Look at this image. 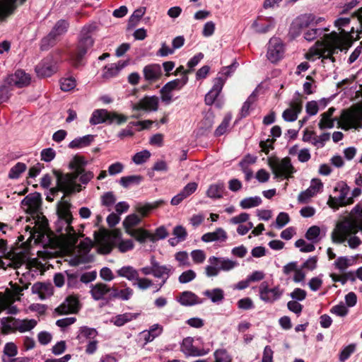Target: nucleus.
I'll return each mask as SVG.
<instances>
[{"label":"nucleus","mask_w":362,"mask_h":362,"mask_svg":"<svg viewBox=\"0 0 362 362\" xmlns=\"http://www.w3.org/2000/svg\"><path fill=\"white\" fill-rule=\"evenodd\" d=\"M362 232V205L357 204L351 211L350 218L337 224L332 233V240L334 243H342L350 234Z\"/></svg>","instance_id":"obj_1"},{"label":"nucleus","mask_w":362,"mask_h":362,"mask_svg":"<svg viewBox=\"0 0 362 362\" xmlns=\"http://www.w3.org/2000/svg\"><path fill=\"white\" fill-rule=\"evenodd\" d=\"M329 31V28H312L308 30L304 33V38L307 41H313L318 37L323 36L325 41H317V44H320L323 47L318 51V54L322 58H332V55L335 53V48H339L341 39L338 33L332 32L329 34H326L325 32Z\"/></svg>","instance_id":"obj_2"},{"label":"nucleus","mask_w":362,"mask_h":362,"mask_svg":"<svg viewBox=\"0 0 362 362\" xmlns=\"http://www.w3.org/2000/svg\"><path fill=\"white\" fill-rule=\"evenodd\" d=\"M98 25L93 22L83 25L78 36L77 49L75 54L71 57L73 64L78 67L82 64V59L88 51L93 46V34L97 31Z\"/></svg>","instance_id":"obj_3"},{"label":"nucleus","mask_w":362,"mask_h":362,"mask_svg":"<svg viewBox=\"0 0 362 362\" xmlns=\"http://www.w3.org/2000/svg\"><path fill=\"white\" fill-rule=\"evenodd\" d=\"M87 161L82 156H76L69 163V168L73 170L71 173H66V176H69L74 192L81 191V186L76 183V179L79 177L80 182L83 185H87L94 177V174L91 171H85V166Z\"/></svg>","instance_id":"obj_4"},{"label":"nucleus","mask_w":362,"mask_h":362,"mask_svg":"<svg viewBox=\"0 0 362 362\" xmlns=\"http://www.w3.org/2000/svg\"><path fill=\"white\" fill-rule=\"evenodd\" d=\"M70 207L71 204L67 201L61 200L58 202L57 207L58 219L56 222V230L58 233H62L64 230L66 234L73 236V243L75 244L77 239L75 230L71 226L73 217L70 211Z\"/></svg>","instance_id":"obj_5"},{"label":"nucleus","mask_w":362,"mask_h":362,"mask_svg":"<svg viewBox=\"0 0 362 362\" xmlns=\"http://www.w3.org/2000/svg\"><path fill=\"white\" fill-rule=\"evenodd\" d=\"M268 164L274 175V178L288 179L295 172L294 167L288 157H285L281 160L278 158H269Z\"/></svg>","instance_id":"obj_6"},{"label":"nucleus","mask_w":362,"mask_h":362,"mask_svg":"<svg viewBox=\"0 0 362 362\" xmlns=\"http://www.w3.org/2000/svg\"><path fill=\"white\" fill-rule=\"evenodd\" d=\"M349 187L345 182H337L334 187L333 195L329 197L328 204L331 207H337L352 204L354 199L349 196Z\"/></svg>","instance_id":"obj_7"},{"label":"nucleus","mask_w":362,"mask_h":362,"mask_svg":"<svg viewBox=\"0 0 362 362\" xmlns=\"http://www.w3.org/2000/svg\"><path fill=\"white\" fill-rule=\"evenodd\" d=\"M338 124L344 130L362 128V109L354 112L344 110Z\"/></svg>","instance_id":"obj_8"},{"label":"nucleus","mask_w":362,"mask_h":362,"mask_svg":"<svg viewBox=\"0 0 362 362\" xmlns=\"http://www.w3.org/2000/svg\"><path fill=\"white\" fill-rule=\"evenodd\" d=\"M0 257L9 260L8 265L14 267H19L24 262V255L22 251L18 252L17 249L8 248L6 240L3 239H0Z\"/></svg>","instance_id":"obj_9"},{"label":"nucleus","mask_w":362,"mask_h":362,"mask_svg":"<svg viewBox=\"0 0 362 362\" xmlns=\"http://www.w3.org/2000/svg\"><path fill=\"white\" fill-rule=\"evenodd\" d=\"M188 80V76L183 75L180 78L172 80L165 83L160 90L161 100L166 105L171 103L173 100L171 92L175 90H181L187 83Z\"/></svg>","instance_id":"obj_10"},{"label":"nucleus","mask_w":362,"mask_h":362,"mask_svg":"<svg viewBox=\"0 0 362 362\" xmlns=\"http://www.w3.org/2000/svg\"><path fill=\"white\" fill-rule=\"evenodd\" d=\"M53 173L57 177V186L49 189L50 194L52 197H55L59 192H63L64 195L74 193V189L71 187L72 180L69 178V176H66V174H62L57 170H54Z\"/></svg>","instance_id":"obj_11"},{"label":"nucleus","mask_w":362,"mask_h":362,"mask_svg":"<svg viewBox=\"0 0 362 362\" xmlns=\"http://www.w3.org/2000/svg\"><path fill=\"white\" fill-rule=\"evenodd\" d=\"M259 298L267 303H273L274 302L279 300L284 291L280 288L279 286L274 288H269L268 282L263 281L259 287Z\"/></svg>","instance_id":"obj_12"},{"label":"nucleus","mask_w":362,"mask_h":362,"mask_svg":"<svg viewBox=\"0 0 362 362\" xmlns=\"http://www.w3.org/2000/svg\"><path fill=\"white\" fill-rule=\"evenodd\" d=\"M315 21V16L313 14H303L297 17L292 23L289 34L293 38L297 37L301 33L304 28L313 25Z\"/></svg>","instance_id":"obj_13"},{"label":"nucleus","mask_w":362,"mask_h":362,"mask_svg":"<svg viewBox=\"0 0 362 362\" xmlns=\"http://www.w3.org/2000/svg\"><path fill=\"white\" fill-rule=\"evenodd\" d=\"M284 53V45L281 40L277 37L271 38L268 44L267 59L272 63H276L283 57Z\"/></svg>","instance_id":"obj_14"},{"label":"nucleus","mask_w":362,"mask_h":362,"mask_svg":"<svg viewBox=\"0 0 362 362\" xmlns=\"http://www.w3.org/2000/svg\"><path fill=\"white\" fill-rule=\"evenodd\" d=\"M159 100L156 95H146L138 103L132 104L134 111L144 110L146 112H156L158 109Z\"/></svg>","instance_id":"obj_15"},{"label":"nucleus","mask_w":362,"mask_h":362,"mask_svg":"<svg viewBox=\"0 0 362 362\" xmlns=\"http://www.w3.org/2000/svg\"><path fill=\"white\" fill-rule=\"evenodd\" d=\"M31 78L30 74L25 73L21 69L16 70L14 74L8 75L4 80V82L17 88H23L30 83Z\"/></svg>","instance_id":"obj_16"},{"label":"nucleus","mask_w":362,"mask_h":362,"mask_svg":"<svg viewBox=\"0 0 362 362\" xmlns=\"http://www.w3.org/2000/svg\"><path fill=\"white\" fill-rule=\"evenodd\" d=\"M194 339L190 337L185 338L181 344V351L187 356H202L209 352V349H197L193 345Z\"/></svg>","instance_id":"obj_17"},{"label":"nucleus","mask_w":362,"mask_h":362,"mask_svg":"<svg viewBox=\"0 0 362 362\" xmlns=\"http://www.w3.org/2000/svg\"><path fill=\"white\" fill-rule=\"evenodd\" d=\"M213 83L212 88L204 97L205 104L209 106H211L214 103L216 99L222 91L223 87L225 84V79L223 78H215Z\"/></svg>","instance_id":"obj_18"},{"label":"nucleus","mask_w":362,"mask_h":362,"mask_svg":"<svg viewBox=\"0 0 362 362\" xmlns=\"http://www.w3.org/2000/svg\"><path fill=\"white\" fill-rule=\"evenodd\" d=\"M78 310V300L73 296H68L65 300L55 309L58 315H67L75 313Z\"/></svg>","instance_id":"obj_19"},{"label":"nucleus","mask_w":362,"mask_h":362,"mask_svg":"<svg viewBox=\"0 0 362 362\" xmlns=\"http://www.w3.org/2000/svg\"><path fill=\"white\" fill-rule=\"evenodd\" d=\"M151 264L153 265V276L157 279H163V282H167L174 272L171 265H160L154 257L151 258Z\"/></svg>","instance_id":"obj_20"},{"label":"nucleus","mask_w":362,"mask_h":362,"mask_svg":"<svg viewBox=\"0 0 362 362\" xmlns=\"http://www.w3.org/2000/svg\"><path fill=\"white\" fill-rule=\"evenodd\" d=\"M35 71L38 76L49 77L57 71V66L52 58H46L36 66Z\"/></svg>","instance_id":"obj_21"},{"label":"nucleus","mask_w":362,"mask_h":362,"mask_svg":"<svg viewBox=\"0 0 362 362\" xmlns=\"http://www.w3.org/2000/svg\"><path fill=\"white\" fill-rule=\"evenodd\" d=\"M351 19L349 18H339L334 21V25L335 27L338 28L339 30H341L340 33L344 35V37H340L341 39V43L339 48H335L336 49L342 50V45L343 44H348L349 38L351 37V33H354V28H352L350 32H346L344 30L342 29L343 27L347 26L350 23Z\"/></svg>","instance_id":"obj_22"},{"label":"nucleus","mask_w":362,"mask_h":362,"mask_svg":"<svg viewBox=\"0 0 362 362\" xmlns=\"http://www.w3.org/2000/svg\"><path fill=\"white\" fill-rule=\"evenodd\" d=\"M143 74L146 81L149 82L156 81L161 76V67L158 64H148L144 67Z\"/></svg>","instance_id":"obj_23"},{"label":"nucleus","mask_w":362,"mask_h":362,"mask_svg":"<svg viewBox=\"0 0 362 362\" xmlns=\"http://www.w3.org/2000/svg\"><path fill=\"white\" fill-rule=\"evenodd\" d=\"M110 292V287L104 283H97L90 286V293L95 300H104L105 296Z\"/></svg>","instance_id":"obj_24"},{"label":"nucleus","mask_w":362,"mask_h":362,"mask_svg":"<svg viewBox=\"0 0 362 362\" xmlns=\"http://www.w3.org/2000/svg\"><path fill=\"white\" fill-rule=\"evenodd\" d=\"M228 238L226 230L222 228H217L214 232L204 233L201 240L204 243H211L214 241L225 242Z\"/></svg>","instance_id":"obj_25"},{"label":"nucleus","mask_w":362,"mask_h":362,"mask_svg":"<svg viewBox=\"0 0 362 362\" xmlns=\"http://www.w3.org/2000/svg\"><path fill=\"white\" fill-rule=\"evenodd\" d=\"M178 302L184 306H192L204 303V299L199 298L192 291H183L177 300Z\"/></svg>","instance_id":"obj_26"},{"label":"nucleus","mask_w":362,"mask_h":362,"mask_svg":"<svg viewBox=\"0 0 362 362\" xmlns=\"http://www.w3.org/2000/svg\"><path fill=\"white\" fill-rule=\"evenodd\" d=\"M208 262L209 264H215L216 262L219 271L222 270L225 272L230 271L238 265V262L235 261L230 260L228 258L218 257L215 256L210 257Z\"/></svg>","instance_id":"obj_27"},{"label":"nucleus","mask_w":362,"mask_h":362,"mask_svg":"<svg viewBox=\"0 0 362 362\" xmlns=\"http://www.w3.org/2000/svg\"><path fill=\"white\" fill-rule=\"evenodd\" d=\"M110 112L105 109H98L93 112L89 122L91 125L106 123L109 124Z\"/></svg>","instance_id":"obj_28"},{"label":"nucleus","mask_w":362,"mask_h":362,"mask_svg":"<svg viewBox=\"0 0 362 362\" xmlns=\"http://www.w3.org/2000/svg\"><path fill=\"white\" fill-rule=\"evenodd\" d=\"M127 65L124 62L119 61L117 64L112 63L106 65L103 69L102 76L105 79H110L116 76L119 72Z\"/></svg>","instance_id":"obj_29"},{"label":"nucleus","mask_w":362,"mask_h":362,"mask_svg":"<svg viewBox=\"0 0 362 362\" xmlns=\"http://www.w3.org/2000/svg\"><path fill=\"white\" fill-rule=\"evenodd\" d=\"M225 189L224 182L223 181H218L209 185L206 191V195L208 197L213 199H221L223 197Z\"/></svg>","instance_id":"obj_30"},{"label":"nucleus","mask_w":362,"mask_h":362,"mask_svg":"<svg viewBox=\"0 0 362 362\" xmlns=\"http://www.w3.org/2000/svg\"><path fill=\"white\" fill-rule=\"evenodd\" d=\"M31 289L32 292L38 294L41 299H45L47 296L52 294V286L42 282L34 284Z\"/></svg>","instance_id":"obj_31"},{"label":"nucleus","mask_w":362,"mask_h":362,"mask_svg":"<svg viewBox=\"0 0 362 362\" xmlns=\"http://www.w3.org/2000/svg\"><path fill=\"white\" fill-rule=\"evenodd\" d=\"M139 315V313H125L116 315L111 322L117 327H122L126 323L136 320Z\"/></svg>","instance_id":"obj_32"},{"label":"nucleus","mask_w":362,"mask_h":362,"mask_svg":"<svg viewBox=\"0 0 362 362\" xmlns=\"http://www.w3.org/2000/svg\"><path fill=\"white\" fill-rule=\"evenodd\" d=\"M94 140V135L88 134L81 137H77L72 140L68 145L70 148H82L90 145Z\"/></svg>","instance_id":"obj_33"},{"label":"nucleus","mask_w":362,"mask_h":362,"mask_svg":"<svg viewBox=\"0 0 362 362\" xmlns=\"http://www.w3.org/2000/svg\"><path fill=\"white\" fill-rule=\"evenodd\" d=\"M117 274L119 277L127 279L128 281H134L137 279L139 271L132 266H124L117 270Z\"/></svg>","instance_id":"obj_34"},{"label":"nucleus","mask_w":362,"mask_h":362,"mask_svg":"<svg viewBox=\"0 0 362 362\" xmlns=\"http://www.w3.org/2000/svg\"><path fill=\"white\" fill-rule=\"evenodd\" d=\"M203 295L214 303L219 304L224 299V291L220 288L206 290L203 292Z\"/></svg>","instance_id":"obj_35"},{"label":"nucleus","mask_w":362,"mask_h":362,"mask_svg":"<svg viewBox=\"0 0 362 362\" xmlns=\"http://www.w3.org/2000/svg\"><path fill=\"white\" fill-rule=\"evenodd\" d=\"M17 0H0V18L11 15L16 9Z\"/></svg>","instance_id":"obj_36"},{"label":"nucleus","mask_w":362,"mask_h":362,"mask_svg":"<svg viewBox=\"0 0 362 362\" xmlns=\"http://www.w3.org/2000/svg\"><path fill=\"white\" fill-rule=\"evenodd\" d=\"M18 320L12 317H3L1 320V325L4 334H8L17 331Z\"/></svg>","instance_id":"obj_37"},{"label":"nucleus","mask_w":362,"mask_h":362,"mask_svg":"<svg viewBox=\"0 0 362 362\" xmlns=\"http://www.w3.org/2000/svg\"><path fill=\"white\" fill-rule=\"evenodd\" d=\"M41 194L38 192L31 193L27 195L21 202L22 205L30 208L36 209L41 204Z\"/></svg>","instance_id":"obj_38"},{"label":"nucleus","mask_w":362,"mask_h":362,"mask_svg":"<svg viewBox=\"0 0 362 362\" xmlns=\"http://www.w3.org/2000/svg\"><path fill=\"white\" fill-rule=\"evenodd\" d=\"M69 27V23L66 20L60 19L54 24L50 33L58 40L67 32Z\"/></svg>","instance_id":"obj_39"},{"label":"nucleus","mask_w":362,"mask_h":362,"mask_svg":"<svg viewBox=\"0 0 362 362\" xmlns=\"http://www.w3.org/2000/svg\"><path fill=\"white\" fill-rule=\"evenodd\" d=\"M267 23L266 24H262L258 23L257 21H255L252 23V27L255 29V32L257 33H267L271 30H272L275 26V21L273 18L269 17L267 19Z\"/></svg>","instance_id":"obj_40"},{"label":"nucleus","mask_w":362,"mask_h":362,"mask_svg":"<svg viewBox=\"0 0 362 362\" xmlns=\"http://www.w3.org/2000/svg\"><path fill=\"white\" fill-rule=\"evenodd\" d=\"M94 259L93 255H82L81 253L77 252L75 256L70 259L69 264L71 266L76 267L81 264L91 263L94 261Z\"/></svg>","instance_id":"obj_41"},{"label":"nucleus","mask_w":362,"mask_h":362,"mask_svg":"<svg viewBox=\"0 0 362 362\" xmlns=\"http://www.w3.org/2000/svg\"><path fill=\"white\" fill-rule=\"evenodd\" d=\"M262 202V199L258 196L246 197L240 202V206L243 209H250L259 206Z\"/></svg>","instance_id":"obj_42"},{"label":"nucleus","mask_w":362,"mask_h":362,"mask_svg":"<svg viewBox=\"0 0 362 362\" xmlns=\"http://www.w3.org/2000/svg\"><path fill=\"white\" fill-rule=\"evenodd\" d=\"M143 180L141 175H134L122 177L119 180V184L124 188H128L132 185H139Z\"/></svg>","instance_id":"obj_43"},{"label":"nucleus","mask_w":362,"mask_h":362,"mask_svg":"<svg viewBox=\"0 0 362 362\" xmlns=\"http://www.w3.org/2000/svg\"><path fill=\"white\" fill-rule=\"evenodd\" d=\"M26 169L27 165L25 163L18 162L10 169L8 177L13 180L18 179Z\"/></svg>","instance_id":"obj_44"},{"label":"nucleus","mask_w":362,"mask_h":362,"mask_svg":"<svg viewBox=\"0 0 362 362\" xmlns=\"http://www.w3.org/2000/svg\"><path fill=\"white\" fill-rule=\"evenodd\" d=\"M320 235V228L317 226H313L310 227L305 235V237L307 240L311 241L312 244H315L319 242L320 238H319Z\"/></svg>","instance_id":"obj_45"},{"label":"nucleus","mask_w":362,"mask_h":362,"mask_svg":"<svg viewBox=\"0 0 362 362\" xmlns=\"http://www.w3.org/2000/svg\"><path fill=\"white\" fill-rule=\"evenodd\" d=\"M239 64L236 60L229 66H223L221 70L218 73V75L216 78H223L225 79V82L227 80V78L230 76L235 70L238 68Z\"/></svg>","instance_id":"obj_46"},{"label":"nucleus","mask_w":362,"mask_h":362,"mask_svg":"<svg viewBox=\"0 0 362 362\" xmlns=\"http://www.w3.org/2000/svg\"><path fill=\"white\" fill-rule=\"evenodd\" d=\"M57 39L49 32L44 37L40 42V49L46 51L52 47L57 42Z\"/></svg>","instance_id":"obj_47"},{"label":"nucleus","mask_w":362,"mask_h":362,"mask_svg":"<svg viewBox=\"0 0 362 362\" xmlns=\"http://www.w3.org/2000/svg\"><path fill=\"white\" fill-rule=\"evenodd\" d=\"M18 328L17 330L21 332H25L30 331L33 329L36 325L37 321L35 320H18Z\"/></svg>","instance_id":"obj_48"},{"label":"nucleus","mask_w":362,"mask_h":362,"mask_svg":"<svg viewBox=\"0 0 362 362\" xmlns=\"http://www.w3.org/2000/svg\"><path fill=\"white\" fill-rule=\"evenodd\" d=\"M214 362H231L232 357L225 349H218L214 353Z\"/></svg>","instance_id":"obj_49"},{"label":"nucleus","mask_w":362,"mask_h":362,"mask_svg":"<svg viewBox=\"0 0 362 362\" xmlns=\"http://www.w3.org/2000/svg\"><path fill=\"white\" fill-rule=\"evenodd\" d=\"M356 347V344L354 343L344 347L339 354V361L340 362H345L355 351Z\"/></svg>","instance_id":"obj_50"},{"label":"nucleus","mask_w":362,"mask_h":362,"mask_svg":"<svg viewBox=\"0 0 362 362\" xmlns=\"http://www.w3.org/2000/svg\"><path fill=\"white\" fill-rule=\"evenodd\" d=\"M132 235L135 237L136 240L140 243H144L147 239H150L151 240H154V235L150 233L149 232L144 230H136L131 233Z\"/></svg>","instance_id":"obj_51"},{"label":"nucleus","mask_w":362,"mask_h":362,"mask_svg":"<svg viewBox=\"0 0 362 362\" xmlns=\"http://www.w3.org/2000/svg\"><path fill=\"white\" fill-rule=\"evenodd\" d=\"M13 86H9L5 82L0 86V104L7 102L11 95Z\"/></svg>","instance_id":"obj_52"},{"label":"nucleus","mask_w":362,"mask_h":362,"mask_svg":"<svg viewBox=\"0 0 362 362\" xmlns=\"http://www.w3.org/2000/svg\"><path fill=\"white\" fill-rule=\"evenodd\" d=\"M146 12L145 7H140L136 9L129 19V25L135 26Z\"/></svg>","instance_id":"obj_53"},{"label":"nucleus","mask_w":362,"mask_h":362,"mask_svg":"<svg viewBox=\"0 0 362 362\" xmlns=\"http://www.w3.org/2000/svg\"><path fill=\"white\" fill-rule=\"evenodd\" d=\"M231 119H232V117L230 115H227L225 116V117L223 118L221 123L219 124V126L215 130V132H214L215 136H221L226 132Z\"/></svg>","instance_id":"obj_54"},{"label":"nucleus","mask_w":362,"mask_h":362,"mask_svg":"<svg viewBox=\"0 0 362 362\" xmlns=\"http://www.w3.org/2000/svg\"><path fill=\"white\" fill-rule=\"evenodd\" d=\"M330 139L329 133H322L319 136H314L312 140V144L317 148H322L325 143Z\"/></svg>","instance_id":"obj_55"},{"label":"nucleus","mask_w":362,"mask_h":362,"mask_svg":"<svg viewBox=\"0 0 362 362\" xmlns=\"http://www.w3.org/2000/svg\"><path fill=\"white\" fill-rule=\"evenodd\" d=\"M93 247V242L89 238H86L84 240L81 241L78 245V252L81 253L82 255H90V251Z\"/></svg>","instance_id":"obj_56"},{"label":"nucleus","mask_w":362,"mask_h":362,"mask_svg":"<svg viewBox=\"0 0 362 362\" xmlns=\"http://www.w3.org/2000/svg\"><path fill=\"white\" fill-rule=\"evenodd\" d=\"M151 156V153L148 150H143L136 153L132 158V160L136 165H141L145 163Z\"/></svg>","instance_id":"obj_57"},{"label":"nucleus","mask_w":362,"mask_h":362,"mask_svg":"<svg viewBox=\"0 0 362 362\" xmlns=\"http://www.w3.org/2000/svg\"><path fill=\"white\" fill-rule=\"evenodd\" d=\"M141 222V218L135 214H130L126 217L123 221L124 227L128 230L129 228L138 225Z\"/></svg>","instance_id":"obj_58"},{"label":"nucleus","mask_w":362,"mask_h":362,"mask_svg":"<svg viewBox=\"0 0 362 362\" xmlns=\"http://www.w3.org/2000/svg\"><path fill=\"white\" fill-rule=\"evenodd\" d=\"M97 332L93 328L83 327L81 328L78 339L82 340L83 339H91L95 337Z\"/></svg>","instance_id":"obj_59"},{"label":"nucleus","mask_w":362,"mask_h":362,"mask_svg":"<svg viewBox=\"0 0 362 362\" xmlns=\"http://www.w3.org/2000/svg\"><path fill=\"white\" fill-rule=\"evenodd\" d=\"M295 246L302 252H310L315 250V247L312 243H307L303 239H298L295 243Z\"/></svg>","instance_id":"obj_60"},{"label":"nucleus","mask_w":362,"mask_h":362,"mask_svg":"<svg viewBox=\"0 0 362 362\" xmlns=\"http://www.w3.org/2000/svg\"><path fill=\"white\" fill-rule=\"evenodd\" d=\"M116 202V197L112 192H107L101 196V204L103 206H112Z\"/></svg>","instance_id":"obj_61"},{"label":"nucleus","mask_w":362,"mask_h":362,"mask_svg":"<svg viewBox=\"0 0 362 362\" xmlns=\"http://www.w3.org/2000/svg\"><path fill=\"white\" fill-rule=\"evenodd\" d=\"M135 281L136 282H133L132 285L137 286L141 290H146L153 285L152 280L147 278H140L139 275Z\"/></svg>","instance_id":"obj_62"},{"label":"nucleus","mask_w":362,"mask_h":362,"mask_svg":"<svg viewBox=\"0 0 362 362\" xmlns=\"http://www.w3.org/2000/svg\"><path fill=\"white\" fill-rule=\"evenodd\" d=\"M196 276L197 274L192 269H189L187 271L182 272L180 275L178 281L180 284H187L194 280L196 278Z\"/></svg>","instance_id":"obj_63"},{"label":"nucleus","mask_w":362,"mask_h":362,"mask_svg":"<svg viewBox=\"0 0 362 362\" xmlns=\"http://www.w3.org/2000/svg\"><path fill=\"white\" fill-rule=\"evenodd\" d=\"M76 83L74 78H62L60 81V87L63 91H69L75 88Z\"/></svg>","instance_id":"obj_64"}]
</instances>
